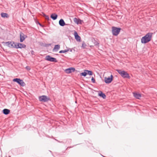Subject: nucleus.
Returning <instances> with one entry per match:
<instances>
[{
    "label": "nucleus",
    "instance_id": "nucleus-1",
    "mask_svg": "<svg viewBox=\"0 0 157 157\" xmlns=\"http://www.w3.org/2000/svg\"><path fill=\"white\" fill-rule=\"evenodd\" d=\"M153 33H148L141 39V43L142 44H146L151 41Z\"/></svg>",
    "mask_w": 157,
    "mask_h": 157
},
{
    "label": "nucleus",
    "instance_id": "nucleus-2",
    "mask_svg": "<svg viewBox=\"0 0 157 157\" xmlns=\"http://www.w3.org/2000/svg\"><path fill=\"white\" fill-rule=\"evenodd\" d=\"M117 71L124 78H128L129 79L130 78L129 75L127 72L121 70H117Z\"/></svg>",
    "mask_w": 157,
    "mask_h": 157
},
{
    "label": "nucleus",
    "instance_id": "nucleus-3",
    "mask_svg": "<svg viewBox=\"0 0 157 157\" xmlns=\"http://www.w3.org/2000/svg\"><path fill=\"white\" fill-rule=\"evenodd\" d=\"M121 29L120 28H118L115 26L112 27V33L113 35L117 36L119 33Z\"/></svg>",
    "mask_w": 157,
    "mask_h": 157
},
{
    "label": "nucleus",
    "instance_id": "nucleus-4",
    "mask_svg": "<svg viewBox=\"0 0 157 157\" xmlns=\"http://www.w3.org/2000/svg\"><path fill=\"white\" fill-rule=\"evenodd\" d=\"M4 45H6L10 48H15L16 44L13 41H9L6 42H3L2 43Z\"/></svg>",
    "mask_w": 157,
    "mask_h": 157
},
{
    "label": "nucleus",
    "instance_id": "nucleus-5",
    "mask_svg": "<svg viewBox=\"0 0 157 157\" xmlns=\"http://www.w3.org/2000/svg\"><path fill=\"white\" fill-rule=\"evenodd\" d=\"M13 81L14 82H17L20 86H24L25 85V84L23 82L22 80L19 78H15L13 79Z\"/></svg>",
    "mask_w": 157,
    "mask_h": 157
},
{
    "label": "nucleus",
    "instance_id": "nucleus-6",
    "mask_svg": "<svg viewBox=\"0 0 157 157\" xmlns=\"http://www.w3.org/2000/svg\"><path fill=\"white\" fill-rule=\"evenodd\" d=\"M45 59L48 61L57 62L58 61L56 59L51 56L49 55L45 57Z\"/></svg>",
    "mask_w": 157,
    "mask_h": 157
},
{
    "label": "nucleus",
    "instance_id": "nucleus-7",
    "mask_svg": "<svg viewBox=\"0 0 157 157\" xmlns=\"http://www.w3.org/2000/svg\"><path fill=\"white\" fill-rule=\"evenodd\" d=\"M39 101H40L44 102H47L50 100L49 98H48L47 96L45 95L40 96L39 97Z\"/></svg>",
    "mask_w": 157,
    "mask_h": 157
},
{
    "label": "nucleus",
    "instance_id": "nucleus-8",
    "mask_svg": "<svg viewBox=\"0 0 157 157\" xmlns=\"http://www.w3.org/2000/svg\"><path fill=\"white\" fill-rule=\"evenodd\" d=\"M105 82V83L109 84L111 83L113 80V76L112 75H111L110 77L107 78L105 77L104 78Z\"/></svg>",
    "mask_w": 157,
    "mask_h": 157
},
{
    "label": "nucleus",
    "instance_id": "nucleus-9",
    "mask_svg": "<svg viewBox=\"0 0 157 157\" xmlns=\"http://www.w3.org/2000/svg\"><path fill=\"white\" fill-rule=\"evenodd\" d=\"M75 71V69L74 67H71L66 69L65 70V72L67 74H69L74 72Z\"/></svg>",
    "mask_w": 157,
    "mask_h": 157
},
{
    "label": "nucleus",
    "instance_id": "nucleus-10",
    "mask_svg": "<svg viewBox=\"0 0 157 157\" xmlns=\"http://www.w3.org/2000/svg\"><path fill=\"white\" fill-rule=\"evenodd\" d=\"M26 37V36L23 33L20 32V42H22Z\"/></svg>",
    "mask_w": 157,
    "mask_h": 157
},
{
    "label": "nucleus",
    "instance_id": "nucleus-11",
    "mask_svg": "<svg viewBox=\"0 0 157 157\" xmlns=\"http://www.w3.org/2000/svg\"><path fill=\"white\" fill-rule=\"evenodd\" d=\"M26 47L25 45L20 43H18L17 44H16L15 46V48H25Z\"/></svg>",
    "mask_w": 157,
    "mask_h": 157
},
{
    "label": "nucleus",
    "instance_id": "nucleus-12",
    "mask_svg": "<svg viewBox=\"0 0 157 157\" xmlns=\"http://www.w3.org/2000/svg\"><path fill=\"white\" fill-rule=\"evenodd\" d=\"M74 21L77 24H82V22H83L82 20H81L79 19H78L77 18L75 17L73 19Z\"/></svg>",
    "mask_w": 157,
    "mask_h": 157
},
{
    "label": "nucleus",
    "instance_id": "nucleus-13",
    "mask_svg": "<svg viewBox=\"0 0 157 157\" xmlns=\"http://www.w3.org/2000/svg\"><path fill=\"white\" fill-rule=\"evenodd\" d=\"M74 35L75 38L77 41L79 42L81 41L80 37L78 35L76 31H75Z\"/></svg>",
    "mask_w": 157,
    "mask_h": 157
},
{
    "label": "nucleus",
    "instance_id": "nucleus-14",
    "mask_svg": "<svg viewBox=\"0 0 157 157\" xmlns=\"http://www.w3.org/2000/svg\"><path fill=\"white\" fill-rule=\"evenodd\" d=\"M98 95L104 99H105L106 97L105 94L100 91H99Z\"/></svg>",
    "mask_w": 157,
    "mask_h": 157
},
{
    "label": "nucleus",
    "instance_id": "nucleus-15",
    "mask_svg": "<svg viewBox=\"0 0 157 157\" xmlns=\"http://www.w3.org/2000/svg\"><path fill=\"white\" fill-rule=\"evenodd\" d=\"M59 24L61 26H63L66 25L64 20L62 19H60L59 21Z\"/></svg>",
    "mask_w": 157,
    "mask_h": 157
},
{
    "label": "nucleus",
    "instance_id": "nucleus-16",
    "mask_svg": "<svg viewBox=\"0 0 157 157\" xmlns=\"http://www.w3.org/2000/svg\"><path fill=\"white\" fill-rule=\"evenodd\" d=\"M2 112L4 114L7 115L10 113V110L9 109H5L3 110Z\"/></svg>",
    "mask_w": 157,
    "mask_h": 157
},
{
    "label": "nucleus",
    "instance_id": "nucleus-17",
    "mask_svg": "<svg viewBox=\"0 0 157 157\" xmlns=\"http://www.w3.org/2000/svg\"><path fill=\"white\" fill-rule=\"evenodd\" d=\"M134 96L137 99H139L141 97V94L136 93H133Z\"/></svg>",
    "mask_w": 157,
    "mask_h": 157
},
{
    "label": "nucleus",
    "instance_id": "nucleus-18",
    "mask_svg": "<svg viewBox=\"0 0 157 157\" xmlns=\"http://www.w3.org/2000/svg\"><path fill=\"white\" fill-rule=\"evenodd\" d=\"M58 15L55 13H53L51 14L50 17L53 20H55L57 19Z\"/></svg>",
    "mask_w": 157,
    "mask_h": 157
},
{
    "label": "nucleus",
    "instance_id": "nucleus-19",
    "mask_svg": "<svg viewBox=\"0 0 157 157\" xmlns=\"http://www.w3.org/2000/svg\"><path fill=\"white\" fill-rule=\"evenodd\" d=\"M1 16L3 18H7L9 17L7 13H2L1 14Z\"/></svg>",
    "mask_w": 157,
    "mask_h": 157
},
{
    "label": "nucleus",
    "instance_id": "nucleus-20",
    "mask_svg": "<svg viewBox=\"0 0 157 157\" xmlns=\"http://www.w3.org/2000/svg\"><path fill=\"white\" fill-rule=\"evenodd\" d=\"M60 48V46L59 45L57 44L55 46L54 48L53 49V51L56 50V51H57Z\"/></svg>",
    "mask_w": 157,
    "mask_h": 157
},
{
    "label": "nucleus",
    "instance_id": "nucleus-21",
    "mask_svg": "<svg viewBox=\"0 0 157 157\" xmlns=\"http://www.w3.org/2000/svg\"><path fill=\"white\" fill-rule=\"evenodd\" d=\"M87 75H93V72L91 71H89L88 70H86Z\"/></svg>",
    "mask_w": 157,
    "mask_h": 157
},
{
    "label": "nucleus",
    "instance_id": "nucleus-22",
    "mask_svg": "<svg viewBox=\"0 0 157 157\" xmlns=\"http://www.w3.org/2000/svg\"><path fill=\"white\" fill-rule=\"evenodd\" d=\"M80 75L82 76L85 77L87 75L86 70H85L84 71V72L81 73Z\"/></svg>",
    "mask_w": 157,
    "mask_h": 157
},
{
    "label": "nucleus",
    "instance_id": "nucleus-23",
    "mask_svg": "<svg viewBox=\"0 0 157 157\" xmlns=\"http://www.w3.org/2000/svg\"><path fill=\"white\" fill-rule=\"evenodd\" d=\"M68 50L65 49L64 50H62L59 51V53H64L68 52Z\"/></svg>",
    "mask_w": 157,
    "mask_h": 157
},
{
    "label": "nucleus",
    "instance_id": "nucleus-24",
    "mask_svg": "<svg viewBox=\"0 0 157 157\" xmlns=\"http://www.w3.org/2000/svg\"><path fill=\"white\" fill-rule=\"evenodd\" d=\"M86 45L85 43V42L84 41H83L82 42V48L83 49H85L86 48Z\"/></svg>",
    "mask_w": 157,
    "mask_h": 157
},
{
    "label": "nucleus",
    "instance_id": "nucleus-25",
    "mask_svg": "<svg viewBox=\"0 0 157 157\" xmlns=\"http://www.w3.org/2000/svg\"><path fill=\"white\" fill-rule=\"evenodd\" d=\"M91 81L93 82V83H95V79L94 78V77H92V78H91Z\"/></svg>",
    "mask_w": 157,
    "mask_h": 157
},
{
    "label": "nucleus",
    "instance_id": "nucleus-26",
    "mask_svg": "<svg viewBox=\"0 0 157 157\" xmlns=\"http://www.w3.org/2000/svg\"><path fill=\"white\" fill-rule=\"evenodd\" d=\"M45 17V19L46 20H47L48 21L50 20L49 17L48 15H46V16Z\"/></svg>",
    "mask_w": 157,
    "mask_h": 157
},
{
    "label": "nucleus",
    "instance_id": "nucleus-27",
    "mask_svg": "<svg viewBox=\"0 0 157 157\" xmlns=\"http://www.w3.org/2000/svg\"><path fill=\"white\" fill-rule=\"evenodd\" d=\"M94 44L95 46L98 45H99V43H98L97 42L95 41L94 43Z\"/></svg>",
    "mask_w": 157,
    "mask_h": 157
},
{
    "label": "nucleus",
    "instance_id": "nucleus-28",
    "mask_svg": "<svg viewBox=\"0 0 157 157\" xmlns=\"http://www.w3.org/2000/svg\"><path fill=\"white\" fill-rule=\"evenodd\" d=\"M26 68L27 70H29L30 69V67L29 66H27L26 67Z\"/></svg>",
    "mask_w": 157,
    "mask_h": 157
},
{
    "label": "nucleus",
    "instance_id": "nucleus-29",
    "mask_svg": "<svg viewBox=\"0 0 157 157\" xmlns=\"http://www.w3.org/2000/svg\"><path fill=\"white\" fill-rule=\"evenodd\" d=\"M51 45V44H45V47H48L49 46H50Z\"/></svg>",
    "mask_w": 157,
    "mask_h": 157
},
{
    "label": "nucleus",
    "instance_id": "nucleus-30",
    "mask_svg": "<svg viewBox=\"0 0 157 157\" xmlns=\"http://www.w3.org/2000/svg\"><path fill=\"white\" fill-rule=\"evenodd\" d=\"M67 50H68V51H70L71 52H72V49H71V48H68V49H67Z\"/></svg>",
    "mask_w": 157,
    "mask_h": 157
},
{
    "label": "nucleus",
    "instance_id": "nucleus-31",
    "mask_svg": "<svg viewBox=\"0 0 157 157\" xmlns=\"http://www.w3.org/2000/svg\"><path fill=\"white\" fill-rule=\"evenodd\" d=\"M36 23H37L41 26H42V25L40 23H39L38 21H37Z\"/></svg>",
    "mask_w": 157,
    "mask_h": 157
},
{
    "label": "nucleus",
    "instance_id": "nucleus-32",
    "mask_svg": "<svg viewBox=\"0 0 157 157\" xmlns=\"http://www.w3.org/2000/svg\"><path fill=\"white\" fill-rule=\"evenodd\" d=\"M42 14H43V16L44 17H45L46 16V15L44 13H42Z\"/></svg>",
    "mask_w": 157,
    "mask_h": 157
},
{
    "label": "nucleus",
    "instance_id": "nucleus-33",
    "mask_svg": "<svg viewBox=\"0 0 157 157\" xmlns=\"http://www.w3.org/2000/svg\"><path fill=\"white\" fill-rule=\"evenodd\" d=\"M31 53L32 54V55L34 54V51H32Z\"/></svg>",
    "mask_w": 157,
    "mask_h": 157
}]
</instances>
